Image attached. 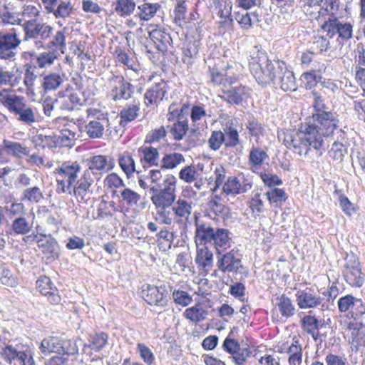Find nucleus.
I'll list each match as a JSON object with an SVG mask.
<instances>
[{
	"label": "nucleus",
	"instance_id": "obj_38",
	"mask_svg": "<svg viewBox=\"0 0 365 365\" xmlns=\"http://www.w3.org/2000/svg\"><path fill=\"white\" fill-rule=\"evenodd\" d=\"M159 8L158 4L144 3L138 6V16L142 21H148L155 16Z\"/></svg>",
	"mask_w": 365,
	"mask_h": 365
},
{
	"label": "nucleus",
	"instance_id": "obj_10",
	"mask_svg": "<svg viewBox=\"0 0 365 365\" xmlns=\"http://www.w3.org/2000/svg\"><path fill=\"white\" fill-rule=\"evenodd\" d=\"M242 71V66L240 63L233 62L232 64L228 63L225 67V73L222 74L220 72L212 73V81L222 86V91L227 87L231 86L237 82Z\"/></svg>",
	"mask_w": 365,
	"mask_h": 365
},
{
	"label": "nucleus",
	"instance_id": "obj_60",
	"mask_svg": "<svg viewBox=\"0 0 365 365\" xmlns=\"http://www.w3.org/2000/svg\"><path fill=\"white\" fill-rule=\"evenodd\" d=\"M23 351H17L15 348L9 345L2 349L1 356L6 361L11 363L14 359L19 360L20 354Z\"/></svg>",
	"mask_w": 365,
	"mask_h": 365
},
{
	"label": "nucleus",
	"instance_id": "obj_47",
	"mask_svg": "<svg viewBox=\"0 0 365 365\" xmlns=\"http://www.w3.org/2000/svg\"><path fill=\"white\" fill-rule=\"evenodd\" d=\"M0 283L11 287L17 284L16 278L8 267L1 263H0Z\"/></svg>",
	"mask_w": 365,
	"mask_h": 365
},
{
	"label": "nucleus",
	"instance_id": "obj_28",
	"mask_svg": "<svg viewBox=\"0 0 365 365\" xmlns=\"http://www.w3.org/2000/svg\"><path fill=\"white\" fill-rule=\"evenodd\" d=\"M204 172V165L197 163L185 166L179 173V178L187 183H191L200 178Z\"/></svg>",
	"mask_w": 365,
	"mask_h": 365
},
{
	"label": "nucleus",
	"instance_id": "obj_19",
	"mask_svg": "<svg viewBox=\"0 0 365 365\" xmlns=\"http://www.w3.org/2000/svg\"><path fill=\"white\" fill-rule=\"evenodd\" d=\"M36 289L43 296L46 297L51 304H57L61 297L58 289L54 287L49 277L43 276L36 281Z\"/></svg>",
	"mask_w": 365,
	"mask_h": 365
},
{
	"label": "nucleus",
	"instance_id": "obj_27",
	"mask_svg": "<svg viewBox=\"0 0 365 365\" xmlns=\"http://www.w3.org/2000/svg\"><path fill=\"white\" fill-rule=\"evenodd\" d=\"M201 207L204 215L212 220H216L217 217H222L227 210L223 204L215 200H207L202 204Z\"/></svg>",
	"mask_w": 365,
	"mask_h": 365
},
{
	"label": "nucleus",
	"instance_id": "obj_22",
	"mask_svg": "<svg viewBox=\"0 0 365 365\" xmlns=\"http://www.w3.org/2000/svg\"><path fill=\"white\" fill-rule=\"evenodd\" d=\"M0 103L11 113L16 114L24 106L25 101L24 98L13 93L9 90L0 91Z\"/></svg>",
	"mask_w": 365,
	"mask_h": 365
},
{
	"label": "nucleus",
	"instance_id": "obj_12",
	"mask_svg": "<svg viewBox=\"0 0 365 365\" xmlns=\"http://www.w3.org/2000/svg\"><path fill=\"white\" fill-rule=\"evenodd\" d=\"M344 275L346 282L351 287H360L364 283V277L361 276L359 262L354 255L346 257Z\"/></svg>",
	"mask_w": 365,
	"mask_h": 365
},
{
	"label": "nucleus",
	"instance_id": "obj_2",
	"mask_svg": "<svg viewBox=\"0 0 365 365\" xmlns=\"http://www.w3.org/2000/svg\"><path fill=\"white\" fill-rule=\"evenodd\" d=\"M39 15L38 9L33 5L24 7L22 16L25 20L22 24L24 32V41L34 40L35 46L39 49L44 47V43L53 32V27L46 23L37 21L35 18Z\"/></svg>",
	"mask_w": 365,
	"mask_h": 365
},
{
	"label": "nucleus",
	"instance_id": "obj_7",
	"mask_svg": "<svg viewBox=\"0 0 365 365\" xmlns=\"http://www.w3.org/2000/svg\"><path fill=\"white\" fill-rule=\"evenodd\" d=\"M88 116L94 118L85 126L86 134L91 138H100L103 136L106 128L108 127L109 120L106 115L95 108L87 110Z\"/></svg>",
	"mask_w": 365,
	"mask_h": 365
},
{
	"label": "nucleus",
	"instance_id": "obj_18",
	"mask_svg": "<svg viewBox=\"0 0 365 365\" xmlns=\"http://www.w3.org/2000/svg\"><path fill=\"white\" fill-rule=\"evenodd\" d=\"M148 32L155 48L160 51H166L168 46L171 42L170 34L155 25H150L148 27Z\"/></svg>",
	"mask_w": 365,
	"mask_h": 365
},
{
	"label": "nucleus",
	"instance_id": "obj_62",
	"mask_svg": "<svg viewBox=\"0 0 365 365\" xmlns=\"http://www.w3.org/2000/svg\"><path fill=\"white\" fill-rule=\"evenodd\" d=\"M108 335L106 333H101L95 335L91 339V347L95 351L102 349L107 344Z\"/></svg>",
	"mask_w": 365,
	"mask_h": 365
},
{
	"label": "nucleus",
	"instance_id": "obj_57",
	"mask_svg": "<svg viewBox=\"0 0 365 365\" xmlns=\"http://www.w3.org/2000/svg\"><path fill=\"white\" fill-rule=\"evenodd\" d=\"M314 96V108L316 111L314 114H321V113H329L331 114L334 119H337V116L335 113H333L330 111H326L327 106L324 103V100L321 96L317 94V93H313Z\"/></svg>",
	"mask_w": 365,
	"mask_h": 365
},
{
	"label": "nucleus",
	"instance_id": "obj_49",
	"mask_svg": "<svg viewBox=\"0 0 365 365\" xmlns=\"http://www.w3.org/2000/svg\"><path fill=\"white\" fill-rule=\"evenodd\" d=\"M9 217L11 220L24 217L26 215L27 210L21 202H13L6 207Z\"/></svg>",
	"mask_w": 365,
	"mask_h": 365
},
{
	"label": "nucleus",
	"instance_id": "obj_64",
	"mask_svg": "<svg viewBox=\"0 0 365 365\" xmlns=\"http://www.w3.org/2000/svg\"><path fill=\"white\" fill-rule=\"evenodd\" d=\"M327 365H349L347 359L344 356L329 354L325 357Z\"/></svg>",
	"mask_w": 365,
	"mask_h": 365
},
{
	"label": "nucleus",
	"instance_id": "obj_41",
	"mask_svg": "<svg viewBox=\"0 0 365 365\" xmlns=\"http://www.w3.org/2000/svg\"><path fill=\"white\" fill-rule=\"evenodd\" d=\"M73 6L70 1H61L51 12L56 19H65L70 16Z\"/></svg>",
	"mask_w": 365,
	"mask_h": 365
},
{
	"label": "nucleus",
	"instance_id": "obj_20",
	"mask_svg": "<svg viewBox=\"0 0 365 365\" xmlns=\"http://www.w3.org/2000/svg\"><path fill=\"white\" fill-rule=\"evenodd\" d=\"M37 243L42 254L47 259L53 261L58 258L60 251L58 244L51 235L48 237L44 235L43 238L38 239Z\"/></svg>",
	"mask_w": 365,
	"mask_h": 365
},
{
	"label": "nucleus",
	"instance_id": "obj_61",
	"mask_svg": "<svg viewBox=\"0 0 365 365\" xmlns=\"http://www.w3.org/2000/svg\"><path fill=\"white\" fill-rule=\"evenodd\" d=\"M173 297L176 304L183 307L187 306L192 301V297L188 293L181 290L174 291Z\"/></svg>",
	"mask_w": 365,
	"mask_h": 365
},
{
	"label": "nucleus",
	"instance_id": "obj_39",
	"mask_svg": "<svg viewBox=\"0 0 365 365\" xmlns=\"http://www.w3.org/2000/svg\"><path fill=\"white\" fill-rule=\"evenodd\" d=\"M120 197L123 203L131 208L136 207L141 198L140 195L137 192L126 187L120 191Z\"/></svg>",
	"mask_w": 365,
	"mask_h": 365
},
{
	"label": "nucleus",
	"instance_id": "obj_3",
	"mask_svg": "<svg viewBox=\"0 0 365 365\" xmlns=\"http://www.w3.org/2000/svg\"><path fill=\"white\" fill-rule=\"evenodd\" d=\"M282 62L272 61L264 53H260L256 58H252L250 62V69L258 83L264 85L269 83H275L277 72H280Z\"/></svg>",
	"mask_w": 365,
	"mask_h": 365
},
{
	"label": "nucleus",
	"instance_id": "obj_30",
	"mask_svg": "<svg viewBox=\"0 0 365 365\" xmlns=\"http://www.w3.org/2000/svg\"><path fill=\"white\" fill-rule=\"evenodd\" d=\"M33 228V222H30L25 216L11 220V230L17 235H26Z\"/></svg>",
	"mask_w": 365,
	"mask_h": 365
},
{
	"label": "nucleus",
	"instance_id": "obj_25",
	"mask_svg": "<svg viewBox=\"0 0 365 365\" xmlns=\"http://www.w3.org/2000/svg\"><path fill=\"white\" fill-rule=\"evenodd\" d=\"M167 91V83L163 81H160V82L155 83L146 91L144 96L145 103L147 105L157 103L163 99Z\"/></svg>",
	"mask_w": 365,
	"mask_h": 365
},
{
	"label": "nucleus",
	"instance_id": "obj_4",
	"mask_svg": "<svg viewBox=\"0 0 365 365\" xmlns=\"http://www.w3.org/2000/svg\"><path fill=\"white\" fill-rule=\"evenodd\" d=\"M176 186L177 179L173 175L167 176L162 184L150 185V200L155 207H171L176 200Z\"/></svg>",
	"mask_w": 365,
	"mask_h": 365
},
{
	"label": "nucleus",
	"instance_id": "obj_48",
	"mask_svg": "<svg viewBox=\"0 0 365 365\" xmlns=\"http://www.w3.org/2000/svg\"><path fill=\"white\" fill-rule=\"evenodd\" d=\"M357 299L358 298L350 294L339 298L337 302L339 311L340 312L350 311L351 314Z\"/></svg>",
	"mask_w": 365,
	"mask_h": 365
},
{
	"label": "nucleus",
	"instance_id": "obj_16",
	"mask_svg": "<svg viewBox=\"0 0 365 365\" xmlns=\"http://www.w3.org/2000/svg\"><path fill=\"white\" fill-rule=\"evenodd\" d=\"M297 305L301 309L316 308L322 304L323 299L312 289L298 291L296 294Z\"/></svg>",
	"mask_w": 365,
	"mask_h": 365
},
{
	"label": "nucleus",
	"instance_id": "obj_14",
	"mask_svg": "<svg viewBox=\"0 0 365 365\" xmlns=\"http://www.w3.org/2000/svg\"><path fill=\"white\" fill-rule=\"evenodd\" d=\"M110 83L112 88L110 91V96L114 101L130 99L134 93L133 86L123 77L114 76Z\"/></svg>",
	"mask_w": 365,
	"mask_h": 365
},
{
	"label": "nucleus",
	"instance_id": "obj_11",
	"mask_svg": "<svg viewBox=\"0 0 365 365\" xmlns=\"http://www.w3.org/2000/svg\"><path fill=\"white\" fill-rule=\"evenodd\" d=\"M21 43L15 30L9 33H0V58L5 60L14 59L16 49Z\"/></svg>",
	"mask_w": 365,
	"mask_h": 365
},
{
	"label": "nucleus",
	"instance_id": "obj_37",
	"mask_svg": "<svg viewBox=\"0 0 365 365\" xmlns=\"http://www.w3.org/2000/svg\"><path fill=\"white\" fill-rule=\"evenodd\" d=\"M265 195L269 203L274 204L276 206L281 205L288 197L283 189L277 187L270 188L265 192Z\"/></svg>",
	"mask_w": 365,
	"mask_h": 365
},
{
	"label": "nucleus",
	"instance_id": "obj_43",
	"mask_svg": "<svg viewBox=\"0 0 365 365\" xmlns=\"http://www.w3.org/2000/svg\"><path fill=\"white\" fill-rule=\"evenodd\" d=\"M184 315L187 319L197 323L206 318L207 312L199 306H194L187 309Z\"/></svg>",
	"mask_w": 365,
	"mask_h": 365
},
{
	"label": "nucleus",
	"instance_id": "obj_6",
	"mask_svg": "<svg viewBox=\"0 0 365 365\" xmlns=\"http://www.w3.org/2000/svg\"><path fill=\"white\" fill-rule=\"evenodd\" d=\"M39 349L45 356L51 353L76 354L78 352V348L75 341L58 336L44 338L40 343Z\"/></svg>",
	"mask_w": 365,
	"mask_h": 365
},
{
	"label": "nucleus",
	"instance_id": "obj_40",
	"mask_svg": "<svg viewBox=\"0 0 365 365\" xmlns=\"http://www.w3.org/2000/svg\"><path fill=\"white\" fill-rule=\"evenodd\" d=\"M58 56V53L56 51L49 49L47 51L41 53L36 56V63L41 68H46L53 64Z\"/></svg>",
	"mask_w": 365,
	"mask_h": 365
},
{
	"label": "nucleus",
	"instance_id": "obj_9",
	"mask_svg": "<svg viewBox=\"0 0 365 365\" xmlns=\"http://www.w3.org/2000/svg\"><path fill=\"white\" fill-rule=\"evenodd\" d=\"M80 170V165L76 161L66 162L59 170V173L63 174L66 180H57L56 191L58 193H64L66 191L71 194V186L76 182L77 173Z\"/></svg>",
	"mask_w": 365,
	"mask_h": 365
},
{
	"label": "nucleus",
	"instance_id": "obj_21",
	"mask_svg": "<svg viewBox=\"0 0 365 365\" xmlns=\"http://www.w3.org/2000/svg\"><path fill=\"white\" fill-rule=\"evenodd\" d=\"M250 97V88L239 86L237 87H227L224 90L222 98L230 103L240 104Z\"/></svg>",
	"mask_w": 365,
	"mask_h": 365
},
{
	"label": "nucleus",
	"instance_id": "obj_45",
	"mask_svg": "<svg viewBox=\"0 0 365 365\" xmlns=\"http://www.w3.org/2000/svg\"><path fill=\"white\" fill-rule=\"evenodd\" d=\"M134 104L124 108L120 111V124L130 122L135 119L138 116L139 111V103H136L135 101H134Z\"/></svg>",
	"mask_w": 365,
	"mask_h": 365
},
{
	"label": "nucleus",
	"instance_id": "obj_33",
	"mask_svg": "<svg viewBox=\"0 0 365 365\" xmlns=\"http://www.w3.org/2000/svg\"><path fill=\"white\" fill-rule=\"evenodd\" d=\"M175 217L187 219L192 213V202L179 198L172 205Z\"/></svg>",
	"mask_w": 365,
	"mask_h": 365
},
{
	"label": "nucleus",
	"instance_id": "obj_54",
	"mask_svg": "<svg viewBox=\"0 0 365 365\" xmlns=\"http://www.w3.org/2000/svg\"><path fill=\"white\" fill-rule=\"evenodd\" d=\"M83 101H85V100H82L80 98L78 93L73 92L63 100L61 107L64 110H71L73 109L74 106L81 105Z\"/></svg>",
	"mask_w": 365,
	"mask_h": 365
},
{
	"label": "nucleus",
	"instance_id": "obj_46",
	"mask_svg": "<svg viewBox=\"0 0 365 365\" xmlns=\"http://www.w3.org/2000/svg\"><path fill=\"white\" fill-rule=\"evenodd\" d=\"M18 115V120L26 125H31L36 122V115L32 108L24 103L16 113Z\"/></svg>",
	"mask_w": 365,
	"mask_h": 365
},
{
	"label": "nucleus",
	"instance_id": "obj_59",
	"mask_svg": "<svg viewBox=\"0 0 365 365\" xmlns=\"http://www.w3.org/2000/svg\"><path fill=\"white\" fill-rule=\"evenodd\" d=\"M90 185L91 183L86 178H81L76 182V185L73 189V192L76 196L83 200Z\"/></svg>",
	"mask_w": 365,
	"mask_h": 365
},
{
	"label": "nucleus",
	"instance_id": "obj_24",
	"mask_svg": "<svg viewBox=\"0 0 365 365\" xmlns=\"http://www.w3.org/2000/svg\"><path fill=\"white\" fill-rule=\"evenodd\" d=\"M278 84L284 91H295L296 83L295 77L293 72L287 69L284 62L280 66V72H277V79Z\"/></svg>",
	"mask_w": 365,
	"mask_h": 365
},
{
	"label": "nucleus",
	"instance_id": "obj_17",
	"mask_svg": "<svg viewBox=\"0 0 365 365\" xmlns=\"http://www.w3.org/2000/svg\"><path fill=\"white\" fill-rule=\"evenodd\" d=\"M143 293L144 300L150 305L163 307L167 304L168 299L164 287L148 285Z\"/></svg>",
	"mask_w": 365,
	"mask_h": 365
},
{
	"label": "nucleus",
	"instance_id": "obj_52",
	"mask_svg": "<svg viewBox=\"0 0 365 365\" xmlns=\"http://www.w3.org/2000/svg\"><path fill=\"white\" fill-rule=\"evenodd\" d=\"M356 302L351 317L354 320L359 321L360 325H364L363 322H365V303L361 299L359 298Z\"/></svg>",
	"mask_w": 365,
	"mask_h": 365
},
{
	"label": "nucleus",
	"instance_id": "obj_23",
	"mask_svg": "<svg viewBox=\"0 0 365 365\" xmlns=\"http://www.w3.org/2000/svg\"><path fill=\"white\" fill-rule=\"evenodd\" d=\"M304 330L317 342L322 341L323 334L319 332V329L324 326L322 321L318 320L314 316L307 315L302 319Z\"/></svg>",
	"mask_w": 365,
	"mask_h": 365
},
{
	"label": "nucleus",
	"instance_id": "obj_50",
	"mask_svg": "<svg viewBox=\"0 0 365 365\" xmlns=\"http://www.w3.org/2000/svg\"><path fill=\"white\" fill-rule=\"evenodd\" d=\"M188 130V124L186 120L178 121L171 127L170 133L175 140H181Z\"/></svg>",
	"mask_w": 365,
	"mask_h": 365
},
{
	"label": "nucleus",
	"instance_id": "obj_35",
	"mask_svg": "<svg viewBox=\"0 0 365 365\" xmlns=\"http://www.w3.org/2000/svg\"><path fill=\"white\" fill-rule=\"evenodd\" d=\"M351 345V349L356 351H363L365 348V324L352 331Z\"/></svg>",
	"mask_w": 365,
	"mask_h": 365
},
{
	"label": "nucleus",
	"instance_id": "obj_15",
	"mask_svg": "<svg viewBox=\"0 0 365 365\" xmlns=\"http://www.w3.org/2000/svg\"><path fill=\"white\" fill-rule=\"evenodd\" d=\"M252 187V184L243 178H238L235 176L229 177L222 185V194L226 196L235 197L246 192Z\"/></svg>",
	"mask_w": 365,
	"mask_h": 365
},
{
	"label": "nucleus",
	"instance_id": "obj_63",
	"mask_svg": "<svg viewBox=\"0 0 365 365\" xmlns=\"http://www.w3.org/2000/svg\"><path fill=\"white\" fill-rule=\"evenodd\" d=\"M165 137V130L164 127L161 126L158 129L150 131L146 136L145 143H153L160 142Z\"/></svg>",
	"mask_w": 365,
	"mask_h": 365
},
{
	"label": "nucleus",
	"instance_id": "obj_13",
	"mask_svg": "<svg viewBox=\"0 0 365 365\" xmlns=\"http://www.w3.org/2000/svg\"><path fill=\"white\" fill-rule=\"evenodd\" d=\"M217 268L222 272H237L242 268V255L238 251H231L217 257Z\"/></svg>",
	"mask_w": 365,
	"mask_h": 365
},
{
	"label": "nucleus",
	"instance_id": "obj_34",
	"mask_svg": "<svg viewBox=\"0 0 365 365\" xmlns=\"http://www.w3.org/2000/svg\"><path fill=\"white\" fill-rule=\"evenodd\" d=\"M302 346L299 343L298 340H294L287 350L289 365H302Z\"/></svg>",
	"mask_w": 365,
	"mask_h": 365
},
{
	"label": "nucleus",
	"instance_id": "obj_51",
	"mask_svg": "<svg viewBox=\"0 0 365 365\" xmlns=\"http://www.w3.org/2000/svg\"><path fill=\"white\" fill-rule=\"evenodd\" d=\"M137 351L140 358L147 365H152L153 364L155 360L154 354L148 346L144 344L138 343L137 344Z\"/></svg>",
	"mask_w": 365,
	"mask_h": 365
},
{
	"label": "nucleus",
	"instance_id": "obj_55",
	"mask_svg": "<svg viewBox=\"0 0 365 365\" xmlns=\"http://www.w3.org/2000/svg\"><path fill=\"white\" fill-rule=\"evenodd\" d=\"M16 71L15 67L9 70L4 66H0V86L11 85Z\"/></svg>",
	"mask_w": 365,
	"mask_h": 365
},
{
	"label": "nucleus",
	"instance_id": "obj_36",
	"mask_svg": "<svg viewBox=\"0 0 365 365\" xmlns=\"http://www.w3.org/2000/svg\"><path fill=\"white\" fill-rule=\"evenodd\" d=\"M157 212L155 220L160 224L170 225L175 219L173 206L168 207H156Z\"/></svg>",
	"mask_w": 365,
	"mask_h": 365
},
{
	"label": "nucleus",
	"instance_id": "obj_8",
	"mask_svg": "<svg viewBox=\"0 0 365 365\" xmlns=\"http://www.w3.org/2000/svg\"><path fill=\"white\" fill-rule=\"evenodd\" d=\"M321 29L330 38L336 34L343 40H349L352 38L353 25L349 22L341 21L335 17L329 18L321 26Z\"/></svg>",
	"mask_w": 365,
	"mask_h": 365
},
{
	"label": "nucleus",
	"instance_id": "obj_56",
	"mask_svg": "<svg viewBox=\"0 0 365 365\" xmlns=\"http://www.w3.org/2000/svg\"><path fill=\"white\" fill-rule=\"evenodd\" d=\"M329 154V157L333 160H342L348 153L342 143L334 142Z\"/></svg>",
	"mask_w": 365,
	"mask_h": 365
},
{
	"label": "nucleus",
	"instance_id": "obj_58",
	"mask_svg": "<svg viewBox=\"0 0 365 365\" xmlns=\"http://www.w3.org/2000/svg\"><path fill=\"white\" fill-rule=\"evenodd\" d=\"M42 198V192L38 187L26 189L23 193V199L31 202H38Z\"/></svg>",
	"mask_w": 365,
	"mask_h": 365
},
{
	"label": "nucleus",
	"instance_id": "obj_53",
	"mask_svg": "<svg viewBox=\"0 0 365 365\" xmlns=\"http://www.w3.org/2000/svg\"><path fill=\"white\" fill-rule=\"evenodd\" d=\"M138 152L141 160H155L158 158V150L147 143L141 146Z\"/></svg>",
	"mask_w": 365,
	"mask_h": 365
},
{
	"label": "nucleus",
	"instance_id": "obj_32",
	"mask_svg": "<svg viewBox=\"0 0 365 365\" xmlns=\"http://www.w3.org/2000/svg\"><path fill=\"white\" fill-rule=\"evenodd\" d=\"M115 12L120 16H129L135 11L136 4L134 0H116L113 3Z\"/></svg>",
	"mask_w": 365,
	"mask_h": 365
},
{
	"label": "nucleus",
	"instance_id": "obj_42",
	"mask_svg": "<svg viewBox=\"0 0 365 365\" xmlns=\"http://www.w3.org/2000/svg\"><path fill=\"white\" fill-rule=\"evenodd\" d=\"M62 77L57 73H50L43 77L42 86L46 91L56 90L63 83Z\"/></svg>",
	"mask_w": 365,
	"mask_h": 365
},
{
	"label": "nucleus",
	"instance_id": "obj_26",
	"mask_svg": "<svg viewBox=\"0 0 365 365\" xmlns=\"http://www.w3.org/2000/svg\"><path fill=\"white\" fill-rule=\"evenodd\" d=\"M195 262L199 269L207 274L213 266V254L205 246L201 248L197 247L195 257Z\"/></svg>",
	"mask_w": 365,
	"mask_h": 365
},
{
	"label": "nucleus",
	"instance_id": "obj_29",
	"mask_svg": "<svg viewBox=\"0 0 365 365\" xmlns=\"http://www.w3.org/2000/svg\"><path fill=\"white\" fill-rule=\"evenodd\" d=\"M3 145L6 153L18 158H23L29 155V150L25 145L8 140L3 141Z\"/></svg>",
	"mask_w": 365,
	"mask_h": 365
},
{
	"label": "nucleus",
	"instance_id": "obj_1",
	"mask_svg": "<svg viewBox=\"0 0 365 365\" xmlns=\"http://www.w3.org/2000/svg\"><path fill=\"white\" fill-rule=\"evenodd\" d=\"M339 120L331 114H312L307 122L302 124L294 134H287L285 142L292 146L294 152L299 155H306L310 147L314 150L320 148L324 138L331 136L338 127Z\"/></svg>",
	"mask_w": 365,
	"mask_h": 365
},
{
	"label": "nucleus",
	"instance_id": "obj_31",
	"mask_svg": "<svg viewBox=\"0 0 365 365\" xmlns=\"http://www.w3.org/2000/svg\"><path fill=\"white\" fill-rule=\"evenodd\" d=\"M276 300V306L283 317L289 318L295 314V306L292 300L285 294H282L280 297H277Z\"/></svg>",
	"mask_w": 365,
	"mask_h": 365
},
{
	"label": "nucleus",
	"instance_id": "obj_44",
	"mask_svg": "<svg viewBox=\"0 0 365 365\" xmlns=\"http://www.w3.org/2000/svg\"><path fill=\"white\" fill-rule=\"evenodd\" d=\"M47 47L48 49L55 50L58 52L60 51L64 53L66 49V36L63 31H58L53 36L51 41L48 43Z\"/></svg>",
	"mask_w": 365,
	"mask_h": 365
},
{
	"label": "nucleus",
	"instance_id": "obj_5",
	"mask_svg": "<svg viewBox=\"0 0 365 365\" xmlns=\"http://www.w3.org/2000/svg\"><path fill=\"white\" fill-rule=\"evenodd\" d=\"M195 239L201 245L207 243L217 247H227L229 245L228 232L225 229L217 228L216 230L208 223L195 222Z\"/></svg>",
	"mask_w": 365,
	"mask_h": 365
}]
</instances>
